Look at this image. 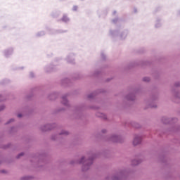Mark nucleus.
Returning <instances> with one entry per match:
<instances>
[{
  "mask_svg": "<svg viewBox=\"0 0 180 180\" xmlns=\"http://www.w3.org/2000/svg\"><path fill=\"white\" fill-rule=\"evenodd\" d=\"M141 143V138L140 136H137L134 138L133 144L134 146H137V144H140Z\"/></svg>",
  "mask_w": 180,
  "mask_h": 180,
  "instance_id": "obj_1",
  "label": "nucleus"
},
{
  "mask_svg": "<svg viewBox=\"0 0 180 180\" xmlns=\"http://www.w3.org/2000/svg\"><path fill=\"white\" fill-rule=\"evenodd\" d=\"M5 107L4 106H2L1 108H0V110H2V109H4Z\"/></svg>",
  "mask_w": 180,
  "mask_h": 180,
  "instance_id": "obj_7",
  "label": "nucleus"
},
{
  "mask_svg": "<svg viewBox=\"0 0 180 180\" xmlns=\"http://www.w3.org/2000/svg\"><path fill=\"white\" fill-rule=\"evenodd\" d=\"M63 20H65L64 19V18H63Z\"/></svg>",
  "mask_w": 180,
  "mask_h": 180,
  "instance_id": "obj_9",
  "label": "nucleus"
},
{
  "mask_svg": "<svg viewBox=\"0 0 180 180\" xmlns=\"http://www.w3.org/2000/svg\"><path fill=\"white\" fill-rule=\"evenodd\" d=\"M18 117H22L21 114H18Z\"/></svg>",
  "mask_w": 180,
  "mask_h": 180,
  "instance_id": "obj_5",
  "label": "nucleus"
},
{
  "mask_svg": "<svg viewBox=\"0 0 180 180\" xmlns=\"http://www.w3.org/2000/svg\"><path fill=\"white\" fill-rule=\"evenodd\" d=\"M143 81L148 82V81H150V78H148V77H145V78H143Z\"/></svg>",
  "mask_w": 180,
  "mask_h": 180,
  "instance_id": "obj_3",
  "label": "nucleus"
},
{
  "mask_svg": "<svg viewBox=\"0 0 180 180\" xmlns=\"http://www.w3.org/2000/svg\"><path fill=\"white\" fill-rule=\"evenodd\" d=\"M10 122H13V120H10Z\"/></svg>",
  "mask_w": 180,
  "mask_h": 180,
  "instance_id": "obj_8",
  "label": "nucleus"
},
{
  "mask_svg": "<svg viewBox=\"0 0 180 180\" xmlns=\"http://www.w3.org/2000/svg\"><path fill=\"white\" fill-rule=\"evenodd\" d=\"M22 155H23V153H20V154L18 155V158H19L20 156H22Z\"/></svg>",
  "mask_w": 180,
  "mask_h": 180,
  "instance_id": "obj_6",
  "label": "nucleus"
},
{
  "mask_svg": "<svg viewBox=\"0 0 180 180\" xmlns=\"http://www.w3.org/2000/svg\"><path fill=\"white\" fill-rule=\"evenodd\" d=\"M139 161H137V160H134L133 161V165H139Z\"/></svg>",
  "mask_w": 180,
  "mask_h": 180,
  "instance_id": "obj_2",
  "label": "nucleus"
},
{
  "mask_svg": "<svg viewBox=\"0 0 180 180\" xmlns=\"http://www.w3.org/2000/svg\"><path fill=\"white\" fill-rule=\"evenodd\" d=\"M84 160H85L84 158H82V160H81V162H84Z\"/></svg>",
  "mask_w": 180,
  "mask_h": 180,
  "instance_id": "obj_4",
  "label": "nucleus"
}]
</instances>
